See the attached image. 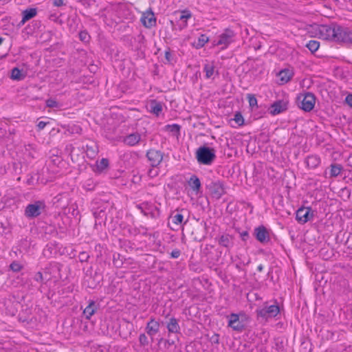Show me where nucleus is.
Segmentation results:
<instances>
[{
	"instance_id": "f257e3e1",
	"label": "nucleus",
	"mask_w": 352,
	"mask_h": 352,
	"mask_svg": "<svg viewBox=\"0 0 352 352\" xmlns=\"http://www.w3.org/2000/svg\"><path fill=\"white\" fill-rule=\"evenodd\" d=\"M319 37L336 43L352 44V30L337 23L321 25L318 28Z\"/></svg>"
},
{
	"instance_id": "f03ea898",
	"label": "nucleus",
	"mask_w": 352,
	"mask_h": 352,
	"mask_svg": "<svg viewBox=\"0 0 352 352\" xmlns=\"http://www.w3.org/2000/svg\"><path fill=\"white\" fill-rule=\"evenodd\" d=\"M255 312L257 320L267 322L280 313V308L277 304L268 305L265 303L262 307L256 309Z\"/></svg>"
},
{
	"instance_id": "7ed1b4c3",
	"label": "nucleus",
	"mask_w": 352,
	"mask_h": 352,
	"mask_svg": "<svg viewBox=\"0 0 352 352\" xmlns=\"http://www.w3.org/2000/svg\"><path fill=\"white\" fill-rule=\"evenodd\" d=\"M196 158L201 164L211 165L216 158L214 148L208 146H200L196 151Z\"/></svg>"
},
{
	"instance_id": "20e7f679",
	"label": "nucleus",
	"mask_w": 352,
	"mask_h": 352,
	"mask_svg": "<svg viewBox=\"0 0 352 352\" xmlns=\"http://www.w3.org/2000/svg\"><path fill=\"white\" fill-rule=\"evenodd\" d=\"M296 102L300 109L306 112H309L314 107L316 103V97L314 94L311 92H307L300 94L297 97Z\"/></svg>"
},
{
	"instance_id": "39448f33",
	"label": "nucleus",
	"mask_w": 352,
	"mask_h": 352,
	"mask_svg": "<svg viewBox=\"0 0 352 352\" xmlns=\"http://www.w3.org/2000/svg\"><path fill=\"white\" fill-rule=\"evenodd\" d=\"M46 208L44 201H36L28 204L25 209V215L28 218H35L38 217Z\"/></svg>"
},
{
	"instance_id": "423d86ee",
	"label": "nucleus",
	"mask_w": 352,
	"mask_h": 352,
	"mask_svg": "<svg viewBox=\"0 0 352 352\" xmlns=\"http://www.w3.org/2000/svg\"><path fill=\"white\" fill-rule=\"evenodd\" d=\"M207 188L212 197L219 199L226 193L224 186L219 180L212 181L207 185Z\"/></svg>"
},
{
	"instance_id": "0eeeda50",
	"label": "nucleus",
	"mask_w": 352,
	"mask_h": 352,
	"mask_svg": "<svg viewBox=\"0 0 352 352\" xmlns=\"http://www.w3.org/2000/svg\"><path fill=\"white\" fill-rule=\"evenodd\" d=\"M314 217V212L310 207H301L296 212V219L300 223L304 224L311 220Z\"/></svg>"
},
{
	"instance_id": "6e6552de",
	"label": "nucleus",
	"mask_w": 352,
	"mask_h": 352,
	"mask_svg": "<svg viewBox=\"0 0 352 352\" xmlns=\"http://www.w3.org/2000/svg\"><path fill=\"white\" fill-rule=\"evenodd\" d=\"M235 33L230 29H226L224 32L220 34L219 39L217 43L218 45H223L221 49H226L230 43L234 42Z\"/></svg>"
},
{
	"instance_id": "1a4fd4ad",
	"label": "nucleus",
	"mask_w": 352,
	"mask_h": 352,
	"mask_svg": "<svg viewBox=\"0 0 352 352\" xmlns=\"http://www.w3.org/2000/svg\"><path fill=\"white\" fill-rule=\"evenodd\" d=\"M140 21L146 28H151L156 25V18L151 8L142 13Z\"/></svg>"
},
{
	"instance_id": "9d476101",
	"label": "nucleus",
	"mask_w": 352,
	"mask_h": 352,
	"mask_svg": "<svg viewBox=\"0 0 352 352\" xmlns=\"http://www.w3.org/2000/svg\"><path fill=\"white\" fill-rule=\"evenodd\" d=\"M146 157L152 167H157L163 160V153L160 151L150 149L146 153Z\"/></svg>"
},
{
	"instance_id": "9b49d317",
	"label": "nucleus",
	"mask_w": 352,
	"mask_h": 352,
	"mask_svg": "<svg viewBox=\"0 0 352 352\" xmlns=\"http://www.w3.org/2000/svg\"><path fill=\"white\" fill-rule=\"evenodd\" d=\"M256 239L261 243L270 241V237L267 230L263 226H258L254 229Z\"/></svg>"
},
{
	"instance_id": "f8f14e48",
	"label": "nucleus",
	"mask_w": 352,
	"mask_h": 352,
	"mask_svg": "<svg viewBox=\"0 0 352 352\" xmlns=\"http://www.w3.org/2000/svg\"><path fill=\"white\" fill-rule=\"evenodd\" d=\"M160 323L151 318L147 322L145 330L146 333L151 337V342H153V336L160 331Z\"/></svg>"
},
{
	"instance_id": "ddd939ff",
	"label": "nucleus",
	"mask_w": 352,
	"mask_h": 352,
	"mask_svg": "<svg viewBox=\"0 0 352 352\" xmlns=\"http://www.w3.org/2000/svg\"><path fill=\"white\" fill-rule=\"evenodd\" d=\"M288 102L283 100H279L274 102L270 108V112L272 115L279 114L287 109Z\"/></svg>"
},
{
	"instance_id": "4468645a",
	"label": "nucleus",
	"mask_w": 352,
	"mask_h": 352,
	"mask_svg": "<svg viewBox=\"0 0 352 352\" xmlns=\"http://www.w3.org/2000/svg\"><path fill=\"white\" fill-rule=\"evenodd\" d=\"M228 327L234 331H242L244 329V324L239 320V316L236 314H231L229 316Z\"/></svg>"
},
{
	"instance_id": "2eb2a0df",
	"label": "nucleus",
	"mask_w": 352,
	"mask_h": 352,
	"mask_svg": "<svg viewBox=\"0 0 352 352\" xmlns=\"http://www.w3.org/2000/svg\"><path fill=\"white\" fill-rule=\"evenodd\" d=\"M105 207H98L93 211V215L95 218L96 225H101L102 223H105L107 220V211Z\"/></svg>"
},
{
	"instance_id": "dca6fc26",
	"label": "nucleus",
	"mask_w": 352,
	"mask_h": 352,
	"mask_svg": "<svg viewBox=\"0 0 352 352\" xmlns=\"http://www.w3.org/2000/svg\"><path fill=\"white\" fill-rule=\"evenodd\" d=\"M141 141V135L139 133H132L125 136L123 142L128 146H133Z\"/></svg>"
},
{
	"instance_id": "f3484780",
	"label": "nucleus",
	"mask_w": 352,
	"mask_h": 352,
	"mask_svg": "<svg viewBox=\"0 0 352 352\" xmlns=\"http://www.w3.org/2000/svg\"><path fill=\"white\" fill-rule=\"evenodd\" d=\"M37 14V9L31 8L26 9L22 12V19L19 23V26L23 25L26 21L34 18Z\"/></svg>"
},
{
	"instance_id": "a211bd4d",
	"label": "nucleus",
	"mask_w": 352,
	"mask_h": 352,
	"mask_svg": "<svg viewBox=\"0 0 352 352\" xmlns=\"http://www.w3.org/2000/svg\"><path fill=\"white\" fill-rule=\"evenodd\" d=\"M320 157L317 155H311L307 157L305 163L309 168H316L320 164Z\"/></svg>"
},
{
	"instance_id": "6ab92c4d",
	"label": "nucleus",
	"mask_w": 352,
	"mask_h": 352,
	"mask_svg": "<svg viewBox=\"0 0 352 352\" xmlns=\"http://www.w3.org/2000/svg\"><path fill=\"white\" fill-rule=\"evenodd\" d=\"M166 327L169 333H180V327L177 319L175 318H170L169 322L167 323Z\"/></svg>"
},
{
	"instance_id": "aec40b11",
	"label": "nucleus",
	"mask_w": 352,
	"mask_h": 352,
	"mask_svg": "<svg viewBox=\"0 0 352 352\" xmlns=\"http://www.w3.org/2000/svg\"><path fill=\"white\" fill-rule=\"evenodd\" d=\"M97 310V306L94 300H89V305L85 308L83 314L87 319H90Z\"/></svg>"
},
{
	"instance_id": "412c9836",
	"label": "nucleus",
	"mask_w": 352,
	"mask_h": 352,
	"mask_svg": "<svg viewBox=\"0 0 352 352\" xmlns=\"http://www.w3.org/2000/svg\"><path fill=\"white\" fill-rule=\"evenodd\" d=\"M188 184L193 191L197 193L199 192L201 188V182L197 176L195 175H192L190 177Z\"/></svg>"
},
{
	"instance_id": "4be33fe9",
	"label": "nucleus",
	"mask_w": 352,
	"mask_h": 352,
	"mask_svg": "<svg viewBox=\"0 0 352 352\" xmlns=\"http://www.w3.org/2000/svg\"><path fill=\"white\" fill-rule=\"evenodd\" d=\"M293 76V72L287 69H283L278 73L279 80L281 84H285L289 82Z\"/></svg>"
},
{
	"instance_id": "5701e85b",
	"label": "nucleus",
	"mask_w": 352,
	"mask_h": 352,
	"mask_svg": "<svg viewBox=\"0 0 352 352\" xmlns=\"http://www.w3.org/2000/svg\"><path fill=\"white\" fill-rule=\"evenodd\" d=\"M219 244L227 248H230L233 244L232 236L229 234L221 235L219 239Z\"/></svg>"
},
{
	"instance_id": "b1692460",
	"label": "nucleus",
	"mask_w": 352,
	"mask_h": 352,
	"mask_svg": "<svg viewBox=\"0 0 352 352\" xmlns=\"http://www.w3.org/2000/svg\"><path fill=\"white\" fill-rule=\"evenodd\" d=\"M192 16V14L189 10H184L181 12V15L179 16V21H182V23L179 25L180 29L186 28L187 26V20Z\"/></svg>"
},
{
	"instance_id": "393cba45",
	"label": "nucleus",
	"mask_w": 352,
	"mask_h": 352,
	"mask_svg": "<svg viewBox=\"0 0 352 352\" xmlns=\"http://www.w3.org/2000/svg\"><path fill=\"white\" fill-rule=\"evenodd\" d=\"M343 167L339 164H332L330 166V177H336L342 172Z\"/></svg>"
},
{
	"instance_id": "a878e982",
	"label": "nucleus",
	"mask_w": 352,
	"mask_h": 352,
	"mask_svg": "<svg viewBox=\"0 0 352 352\" xmlns=\"http://www.w3.org/2000/svg\"><path fill=\"white\" fill-rule=\"evenodd\" d=\"M150 107V111L156 116H158L162 111V104L156 100H152L151 102Z\"/></svg>"
},
{
	"instance_id": "bb28decb",
	"label": "nucleus",
	"mask_w": 352,
	"mask_h": 352,
	"mask_svg": "<svg viewBox=\"0 0 352 352\" xmlns=\"http://www.w3.org/2000/svg\"><path fill=\"white\" fill-rule=\"evenodd\" d=\"M25 75L22 74L21 71L18 67H14L11 71V78L16 80H21L24 79Z\"/></svg>"
},
{
	"instance_id": "cd10ccee",
	"label": "nucleus",
	"mask_w": 352,
	"mask_h": 352,
	"mask_svg": "<svg viewBox=\"0 0 352 352\" xmlns=\"http://www.w3.org/2000/svg\"><path fill=\"white\" fill-rule=\"evenodd\" d=\"M204 71L206 73V77L210 78L212 76L214 72V67L212 63H207L204 67Z\"/></svg>"
},
{
	"instance_id": "c85d7f7f",
	"label": "nucleus",
	"mask_w": 352,
	"mask_h": 352,
	"mask_svg": "<svg viewBox=\"0 0 352 352\" xmlns=\"http://www.w3.org/2000/svg\"><path fill=\"white\" fill-rule=\"evenodd\" d=\"M209 41V38L205 34H201L198 39L197 42L195 43L196 48L199 49L204 46L206 43Z\"/></svg>"
},
{
	"instance_id": "c756f323",
	"label": "nucleus",
	"mask_w": 352,
	"mask_h": 352,
	"mask_svg": "<svg viewBox=\"0 0 352 352\" xmlns=\"http://www.w3.org/2000/svg\"><path fill=\"white\" fill-rule=\"evenodd\" d=\"M166 131L173 133L174 135H179L181 126L177 124H168L166 126Z\"/></svg>"
},
{
	"instance_id": "7c9ffc66",
	"label": "nucleus",
	"mask_w": 352,
	"mask_h": 352,
	"mask_svg": "<svg viewBox=\"0 0 352 352\" xmlns=\"http://www.w3.org/2000/svg\"><path fill=\"white\" fill-rule=\"evenodd\" d=\"M306 47L312 52L317 51L320 47V43L318 41L311 40L309 41Z\"/></svg>"
},
{
	"instance_id": "2f4dec72",
	"label": "nucleus",
	"mask_w": 352,
	"mask_h": 352,
	"mask_svg": "<svg viewBox=\"0 0 352 352\" xmlns=\"http://www.w3.org/2000/svg\"><path fill=\"white\" fill-rule=\"evenodd\" d=\"M247 98L248 100L249 105L252 109L254 107L258 108L257 99L254 95L248 94L247 95Z\"/></svg>"
},
{
	"instance_id": "473e14b6",
	"label": "nucleus",
	"mask_w": 352,
	"mask_h": 352,
	"mask_svg": "<svg viewBox=\"0 0 352 352\" xmlns=\"http://www.w3.org/2000/svg\"><path fill=\"white\" fill-rule=\"evenodd\" d=\"M109 166V160L106 158H102L100 162H97V168L100 170H103Z\"/></svg>"
},
{
	"instance_id": "72a5a7b5",
	"label": "nucleus",
	"mask_w": 352,
	"mask_h": 352,
	"mask_svg": "<svg viewBox=\"0 0 352 352\" xmlns=\"http://www.w3.org/2000/svg\"><path fill=\"white\" fill-rule=\"evenodd\" d=\"M10 268L14 272H20L22 270L23 266L19 262L13 261L10 265Z\"/></svg>"
},
{
	"instance_id": "f704fd0d",
	"label": "nucleus",
	"mask_w": 352,
	"mask_h": 352,
	"mask_svg": "<svg viewBox=\"0 0 352 352\" xmlns=\"http://www.w3.org/2000/svg\"><path fill=\"white\" fill-rule=\"evenodd\" d=\"M173 222L176 225H179L182 223L184 217L182 214L177 213L174 215H172Z\"/></svg>"
},
{
	"instance_id": "c9c22d12",
	"label": "nucleus",
	"mask_w": 352,
	"mask_h": 352,
	"mask_svg": "<svg viewBox=\"0 0 352 352\" xmlns=\"http://www.w3.org/2000/svg\"><path fill=\"white\" fill-rule=\"evenodd\" d=\"M139 342L140 346H148L149 344L147 336L145 335V333H141L139 336Z\"/></svg>"
},
{
	"instance_id": "e433bc0d",
	"label": "nucleus",
	"mask_w": 352,
	"mask_h": 352,
	"mask_svg": "<svg viewBox=\"0 0 352 352\" xmlns=\"http://www.w3.org/2000/svg\"><path fill=\"white\" fill-rule=\"evenodd\" d=\"M79 38L81 41L87 43L89 41L90 36L87 31H80L79 32Z\"/></svg>"
},
{
	"instance_id": "4c0bfd02",
	"label": "nucleus",
	"mask_w": 352,
	"mask_h": 352,
	"mask_svg": "<svg viewBox=\"0 0 352 352\" xmlns=\"http://www.w3.org/2000/svg\"><path fill=\"white\" fill-rule=\"evenodd\" d=\"M234 120L239 125V126H241L243 124V122H244V120H243V118L241 115V113L239 112H237L235 115H234Z\"/></svg>"
},
{
	"instance_id": "58836bf2",
	"label": "nucleus",
	"mask_w": 352,
	"mask_h": 352,
	"mask_svg": "<svg viewBox=\"0 0 352 352\" xmlns=\"http://www.w3.org/2000/svg\"><path fill=\"white\" fill-rule=\"evenodd\" d=\"M89 258V255L86 252H82L78 255L79 261L81 263L87 262Z\"/></svg>"
},
{
	"instance_id": "ea45409f",
	"label": "nucleus",
	"mask_w": 352,
	"mask_h": 352,
	"mask_svg": "<svg viewBox=\"0 0 352 352\" xmlns=\"http://www.w3.org/2000/svg\"><path fill=\"white\" fill-rule=\"evenodd\" d=\"M119 258H120V254H113V265L115 266H116L117 267H120L122 265V261H118Z\"/></svg>"
},
{
	"instance_id": "a19ab883",
	"label": "nucleus",
	"mask_w": 352,
	"mask_h": 352,
	"mask_svg": "<svg viewBox=\"0 0 352 352\" xmlns=\"http://www.w3.org/2000/svg\"><path fill=\"white\" fill-rule=\"evenodd\" d=\"M46 105H47L48 107L55 108V107H58V102H57L55 100H54V99H48V100L46 101Z\"/></svg>"
},
{
	"instance_id": "79ce46f5",
	"label": "nucleus",
	"mask_w": 352,
	"mask_h": 352,
	"mask_svg": "<svg viewBox=\"0 0 352 352\" xmlns=\"http://www.w3.org/2000/svg\"><path fill=\"white\" fill-rule=\"evenodd\" d=\"M148 175L153 178L158 175V170L153 167V168H150L148 171Z\"/></svg>"
},
{
	"instance_id": "37998d69",
	"label": "nucleus",
	"mask_w": 352,
	"mask_h": 352,
	"mask_svg": "<svg viewBox=\"0 0 352 352\" xmlns=\"http://www.w3.org/2000/svg\"><path fill=\"white\" fill-rule=\"evenodd\" d=\"M34 280L38 283H43V274L41 272H38L34 277Z\"/></svg>"
},
{
	"instance_id": "c03bdc74",
	"label": "nucleus",
	"mask_w": 352,
	"mask_h": 352,
	"mask_svg": "<svg viewBox=\"0 0 352 352\" xmlns=\"http://www.w3.org/2000/svg\"><path fill=\"white\" fill-rule=\"evenodd\" d=\"M181 255V251L178 249L173 250L170 253V257L177 258Z\"/></svg>"
},
{
	"instance_id": "a18cd8bd",
	"label": "nucleus",
	"mask_w": 352,
	"mask_h": 352,
	"mask_svg": "<svg viewBox=\"0 0 352 352\" xmlns=\"http://www.w3.org/2000/svg\"><path fill=\"white\" fill-rule=\"evenodd\" d=\"M345 102L351 107H352V94H349L345 98Z\"/></svg>"
},
{
	"instance_id": "49530a36",
	"label": "nucleus",
	"mask_w": 352,
	"mask_h": 352,
	"mask_svg": "<svg viewBox=\"0 0 352 352\" xmlns=\"http://www.w3.org/2000/svg\"><path fill=\"white\" fill-rule=\"evenodd\" d=\"M211 341H212L213 343L219 344V334H217V333H214V334L211 337Z\"/></svg>"
},
{
	"instance_id": "de8ad7c7",
	"label": "nucleus",
	"mask_w": 352,
	"mask_h": 352,
	"mask_svg": "<svg viewBox=\"0 0 352 352\" xmlns=\"http://www.w3.org/2000/svg\"><path fill=\"white\" fill-rule=\"evenodd\" d=\"M241 239L244 241H247L249 238V233L248 231H243L241 233Z\"/></svg>"
},
{
	"instance_id": "09e8293b",
	"label": "nucleus",
	"mask_w": 352,
	"mask_h": 352,
	"mask_svg": "<svg viewBox=\"0 0 352 352\" xmlns=\"http://www.w3.org/2000/svg\"><path fill=\"white\" fill-rule=\"evenodd\" d=\"M46 124H47V122H43V121H40L37 124V127L39 130H42L45 127Z\"/></svg>"
},
{
	"instance_id": "8fccbe9b",
	"label": "nucleus",
	"mask_w": 352,
	"mask_h": 352,
	"mask_svg": "<svg viewBox=\"0 0 352 352\" xmlns=\"http://www.w3.org/2000/svg\"><path fill=\"white\" fill-rule=\"evenodd\" d=\"M53 5L57 7L62 6L63 5V0H53Z\"/></svg>"
},
{
	"instance_id": "3c124183",
	"label": "nucleus",
	"mask_w": 352,
	"mask_h": 352,
	"mask_svg": "<svg viewBox=\"0 0 352 352\" xmlns=\"http://www.w3.org/2000/svg\"><path fill=\"white\" fill-rule=\"evenodd\" d=\"M165 58H166V59L168 62H170V60H171V54H170V50H166V51L165 52Z\"/></svg>"
},
{
	"instance_id": "603ef678",
	"label": "nucleus",
	"mask_w": 352,
	"mask_h": 352,
	"mask_svg": "<svg viewBox=\"0 0 352 352\" xmlns=\"http://www.w3.org/2000/svg\"><path fill=\"white\" fill-rule=\"evenodd\" d=\"M165 342H167L169 345H173L175 343L174 340L170 339L166 340Z\"/></svg>"
},
{
	"instance_id": "864d4df0",
	"label": "nucleus",
	"mask_w": 352,
	"mask_h": 352,
	"mask_svg": "<svg viewBox=\"0 0 352 352\" xmlns=\"http://www.w3.org/2000/svg\"><path fill=\"white\" fill-rule=\"evenodd\" d=\"M263 270V265L262 264H260L258 267H257V270L258 272H262Z\"/></svg>"
},
{
	"instance_id": "5fc2aeb1",
	"label": "nucleus",
	"mask_w": 352,
	"mask_h": 352,
	"mask_svg": "<svg viewBox=\"0 0 352 352\" xmlns=\"http://www.w3.org/2000/svg\"><path fill=\"white\" fill-rule=\"evenodd\" d=\"M302 345H305V348L306 349L307 345H309V343L303 342V343H302Z\"/></svg>"
},
{
	"instance_id": "6e6d98bb",
	"label": "nucleus",
	"mask_w": 352,
	"mask_h": 352,
	"mask_svg": "<svg viewBox=\"0 0 352 352\" xmlns=\"http://www.w3.org/2000/svg\"><path fill=\"white\" fill-rule=\"evenodd\" d=\"M3 41V38L2 37H0V45H1Z\"/></svg>"
},
{
	"instance_id": "4d7b16f0",
	"label": "nucleus",
	"mask_w": 352,
	"mask_h": 352,
	"mask_svg": "<svg viewBox=\"0 0 352 352\" xmlns=\"http://www.w3.org/2000/svg\"><path fill=\"white\" fill-rule=\"evenodd\" d=\"M162 340H163V338H160V341H159V342H162Z\"/></svg>"
}]
</instances>
